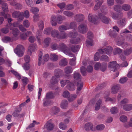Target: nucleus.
Listing matches in <instances>:
<instances>
[{"mask_svg": "<svg viewBox=\"0 0 132 132\" xmlns=\"http://www.w3.org/2000/svg\"><path fill=\"white\" fill-rule=\"evenodd\" d=\"M73 75L75 79L78 81L77 84V93L78 94L79 91L82 89L83 85V82L81 81V76L79 73L76 72H74Z\"/></svg>", "mask_w": 132, "mask_h": 132, "instance_id": "1", "label": "nucleus"}, {"mask_svg": "<svg viewBox=\"0 0 132 132\" xmlns=\"http://www.w3.org/2000/svg\"><path fill=\"white\" fill-rule=\"evenodd\" d=\"M24 47L21 45H18L14 50V52L19 57H21L23 55Z\"/></svg>", "mask_w": 132, "mask_h": 132, "instance_id": "2", "label": "nucleus"}, {"mask_svg": "<svg viewBox=\"0 0 132 132\" xmlns=\"http://www.w3.org/2000/svg\"><path fill=\"white\" fill-rule=\"evenodd\" d=\"M113 48L110 46L106 47L105 48H101L98 50V52L101 54L105 53L108 55H110L112 53Z\"/></svg>", "mask_w": 132, "mask_h": 132, "instance_id": "3", "label": "nucleus"}, {"mask_svg": "<svg viewBox=\"0 0 132 132\" xmlns=\"http://www.w3.org/2000/svg\"><path fill=\"white\" fill-rule=\"evenodd\" d=\"M119 67V65L117 64L116 61L110 62L109 63L108 68L112 71L114 72L116 71Z\"/></svg>", "mask_w": 132, "mask_h": 132, "instance_id": "4", "label": "nucleus"}, {"mask_svg": "<svg viewBox=\"0 0 132 132\" xmlns=\"http://www.w3.org/2000/svg\"><path fill=\"white\" fill-rule=\"evenodd\" d=\"M97 18V16L96 15H92L91 13H89L88 16L89 21L95 24H97L99 23L98 20L96 19Z\"/></svg>", "mask_w": 132, "mask_h": 132, "instance_id": "5", "label": "nucleus"}, {"mask_svg": "<svg viewBox=\"0 0 132 132\" xmlns=\"http://www.w3.org/2000/svg\"><path fill=\"white\" fill-rule=\"evenodd\" d=\"M98 16L101 21L105 24H108L110 20L109 18L106 17L101 13H98Z\"/></svg>", "mask_w": 132, "mask_h": 132, "instance_id": "6", "label": "nucleus"}, {"mask_svg": "<svg viewBox=\"0 0 132 132\" xmlns=\"http://www.w3.org/2000/svg\"><path fill=\"white\" fill-rule=\"evenodd\" d=\"M78 30L80 33L82 34H85L87 31L88 29L86 25L81 24L78 26Z\"/></svg>", "mask_w": 132, "mask_h": 132, "instance_id": "7", "label": "nucleus"}, {"mask_svg": "<svg viewBox=\"0 0 132 132\" xmlns=\"http://www.w3.org/2000/svg\"><path fill=\"white\" fill-rule=\"evenodd\" d=\"M120 89L121 87L120 85L119 84L114 85L111 88V92L113 94H116L120 90Z\"/></svg>", "mask_w": 132, "mask_h": 132, "instance_id": "8", "label": "nucleus"}, {"mask_svg": "<svg viewBox=\"0 0 132 132\" xmlns=\"http://www.w3.org/2000/svg\"><path fill=\"white\" fill-rule=\"evenodd\" d=\"M0 4L2 5V8L3 11L5 12H7L8 11L7 5V3L4 2L2 0H0Z\"/></svg>", "mask_w": 132, "mask_h": 132, "instance_id": "9", "label": "nucleus"}, {"mask_svg": "<svg viewBox=\"0 0 132 132\" xmlns=\"http://www.w3.org/2000/svg\"><path fill=\"white\" fill-rule=\"evenodd\" d=\"M84 15L81 14L76 15L74 17V19L77 22H80L83 21L84 19Z\"/></svg>", "mask_w": 132, "mask_h": 132, "instance_id": "10", "label": "nucleus"}, {"mask_svg": "<svg viewBox=\"0 0 132 132\" xmlns=\"http://www.w3.org/2000/svg\"><path fill=\"white\" fill-rule=\"evenodd\" d=\"M85 129L87 131H88L89 130L94 131V129L93 128V124L91 123H87L85 125Z\"/></svg>", "mask_w": 132, "mask_h": 132, "instance_id": "11", "label": "nucleus"}, {"mask_svg": "<svg viewBox=\"0 0 132 132\" xmlns=\"http://www.w3.org/2000/svg\"><path fill=\"white\" fill-rule=\"evenodd\" d=\"M44 127L48 130H51L54 128V125L53 124L50 122L49 121H48L45 125Z\"/></svg>", "mask_w": 132, "mask_h": 132, "instance_id": "12", "label": "nucleus"}, {"mask_svg": "<svg viewBox=\"0 0 132 132\" xmlns=\"http://www.w3.org/2000/svg\"><path fill=\"white\" fill-rule=\"evenodd\" d=\"M65 24V25H62L59 27V30L60 32H62L64 30L69 29L68 23H66Z\"/></svg>", "mask_w": 132, "mask_h": 132, "instance_id": "13", "label": "nucleus"}, {"mask_svg": "<svg viewBox=\"0 0 132 132\" xmlns=\"http://www.w3.org/2000/svg\"><path fill=\"white\" fill-rule=\"evenodd\" d=\"M64 73L66 74H70L73 71L72 68L70 66H67L64 68Z\"/></svg>", "mask_w": 132, "mask_h": 132, "instance_id": "14", "label": "nucleus"}, {"mask_svg": "<svg viewBox=\"0 0 132 132\" xmlns=\"http://www.w3.org/2000/svg\"><path fill=\"white\" fill-rule=\"evenodd\" d=\"M123 108L126 111H128L132 110V104H124Z\"/></svg>", "mask_w": 132, "mask_h": 132, "instance_id": "15", "label": "nucleus"}, {"mask_svg": "<svg viewBox=\"0 0 132 132\" xmlns=\"http://www.w3.org/2000/svg\"><path fill=\"white\" fill-rule=\"evenodd\" d=\"M63 73V71L59 69H56L54 71V74L55 75L54 76H56L57 78H59Z\"/></svg>", "mask_w": 132, "mask_h": 132, "instance_id": "16", "label": "nucleus"}, {"mask_svg": "<svg viewBox=\"0 0 132 132\" xmlns=\"http://www.w3.org/2000/svg\"><path fill=\"white\" fill-rule=\"evenodd\" d=\"M55 96V94L52 92L47 93L46 96V98L48 99H51L54 98Z\"/></svg>", "mask_w": 132, "mask_h": 132, "instance_id": "17", "label": "nucleus"}, {"mask_svg": "<svg viewBox=\"0 0 132 132\" xmlns=\"http://www.w3.org/2000/svg\"><path fill=\"white\" fill-rule=\"evenodd\" d=\"M58 78L55 76H53L50 80V83L52 85H55L59 81Z\"/></svg>", "mask_w": 132, "mask_h": 132, "instance_id": "18", "label": "nucleus"}, {"mask_svg": "<svg viewBox=\"0 0 132 132\" xmlns=\"http://www.w3.org/2000/svg\"><path fill=\"white\" fill-rule=\"evenodd\" d=\"M51 34L52 37L58 38L59 35V32L58 30L54 29L51 31Z\"/></svg>", "mask_w": 132, "mask_h": 132, "instance_id": "19", "label": "nucleus"}, {"mask_svg": "<svg viewBox=\"0 0 132 132\" xmlns=\"http://www.w3.org/2000/svg\"><path fill=\"white\" fill-rule=\"evenodd\" d=\"M102 102L101 99H99L96 103L95 107V109L96 111L99 110L100 108Z\"/></svg>", "mask_w": 132, "mask_h": 132, "instance_id": "20", "label": "nucleus"}, {"mask_svg": "<svg viewBox=\"0 0 132 132\" xmlns=\"http://www.w3.org/2000/svg\"><path fill=\"white\" fill-rule=\"evenodd\" d=\"M67 60L65 58H63L60 61L59 64L61 66H65L67 65Z\"/></svg>", "mask_w": 132, "mask_h": 132, "instance_id": "21", "label": "nucleus"}, {"mask_svg": "<svg viewBox=\"0 0 132 132\" xmlns=\"http://www.w3.org/2000/svg\"><path fill=\"white\" fill-rule=\"evenodd\" d=\"M68 102L66 100H63L61 103V107L63 109H66L68 107Z\"/></svg>", "mask_w": 132, "mask_h": 132, "instance_id": "22", "label": "nucleus"}, {"mask_svg": "<svg viewBox=\"0 0 132 132\" xmlns=\"http://www.w3.org/2000/svg\"><path fill=\"white\" fill-rule=\"evenodd\" d=\"M43 105L44 106H49L51 103V100L46 98L43 99Z\"/></svg>", "mask_w": 132, "mask_h": 132, "instance_id": "23", "label": "nucleus"}, {"mask_svg": "<svg viewBox=\"0 0 132 132\" xmlns=\"http://www.w3.org/2000/svg\"><path fill=\"white\" fill-rule=\"evenodd\" d=\"M67 88L70 91H73L75 89L74 84L72 83H69L67 86Z\"/></svg>", "mask_w": 132, "mask_h": 132, "instance_id": "24", "label": "nucleus"}, {"mask_svg": "<svg viewBox=\"0 0 132 132\" xmlns=\"http://www.w3.org/2000/svg\"><path fill=\"white\" fill-rule=\"evenodd\" d=\"M37 47V46L35 44H31L28 48V51L30 53H31L35 51Z\"/></svg>", "mask_w": 132, "mask_h": 132, "instance_id": "25", "label": "nucleus"}, {"mask_svg": "<svg viewBox=\"0 0 132 132\" xmlns=\"http://www.w3.org/2000/svg\"><path fill=\"white\" fill-rule=\"evenodd\" d=\"M69 29H73L75 30L77 29V25L76 23L75 22H72L70 23L69 26H68Z\"/></svg>", "mask_w": 132, "mask_h": 132, "instance_id": "26", "label": "nucleus"}, {"mask_svg": "<svg viewBox=\"0 0 132 132\" xmlns=\"http://www.w3.org/2000/svg\"><path fill=\"white\" fill-rule=\"evenodd\" d=\"M104 1V0H101L99 2H97L95 5L94 8V10H96L99 9Z\"/></svg>", "mask_w": 132, "mask_h": 132, "instance_id": "27", "label": "nucleus"}, {"mask_svg": "<svg viewBox=\"0 0 132 132\" xmlns=\"http://www.w3.org/2000/svg\"><path fill=\"white\" fill-rule=\"evenodd\" d=\"M72 51L74 53L78 51L80 48L79 46L78 45H72L70 47Z\"/></svg>", "mask_w": 132, "mask_h": 132, "instance_id": "28", "label": "nucleus"}, {"mask_svg": "<svg viewBox=\"0 0 132 132\" xmlns=\"http://www.w3.org/2000/svg\"><path fill=\"white\" fill-rule=\"evenodd\" d=\"M67 47L64 44L61 43L59 44L58 50L63 52L67 48Z\"/></svg>", "mask_w": 132, "mask_h": 132, "instance_id": "29", "label": "nucleus"}, {"mask_svg": "<svg viewBox=\"0 0 132 132\" xmlns=\"http://www.w3.org/2000/svg\"><path fill=\"white\" fill-rule=\"evenodd\" d=\"M56 20V17L55 16L53 15L52 16L51 19V22L52 26H55L56 25L57 23Z\"/></svg>", "mask_w": 132, "mask_h": 132, "instance_id": "30", "label": "nucleus"}, {"mask_svg": "<svg viewBox=\"0 0 132 132\" xmlns=\"http://www.w3.org/2000/svg\"><path fill=\"white\" fill-rule=\"evenodd\" d=\"M63 52L66 55H68L71 57L73 56V54L71 53L70 49L67 47V48L65 49Z\"/></svg>", "mask_w": 132, "mask_h": 132, "instance_id": "31", "label": "nucleus"}, {"mask_svg": "<svg viewBox=\"0 0 132 132\" xmlns=\"http://www.w3.org/2000/svg\"><path fill=\"white\" fill-rule=\"evenodd\" d=\"M23 14V13H21L19 11H16L14 12L12 14L13 17L14 18H17L20 15H22Z\"/></svg>", "mask_w": 132, "mask_h": 132, "instance_id": "32", "label": "nucleus"}, {"mask_svg": "<svg viewBox=\"0 0 132 132\" xmlns=\"http://www.w3.org/2000/svg\"><path fill=\"white\" fill-rule=\"evenodd\" d=\"M65 17L61 15H59L57 17V21L58 23L61 24L62 23V21L65 19Z\"/></svg>", "mask_w": 132, "mask_h": 132, "instance_id": "33", "label": "nucleus"}, {"mask_svg": "<svg viewBox=\"0 0 132 132\" xmlns=\"http://www.w3.org/2000/svg\"><path fill=\"white\" fill-rule=\"evenodd\" d=\"M129 100L126 98H125L121 100L120 102V106L123 107V105L129 103Z\"/></svg>", "mask_w": 132, "mask_h": 132, "instance_id": "34", "label": "nucleus"}, {"mask_svg": "<svg viewBox=\"0 0 132 132\" xmlns=\"http://www.w3.org/2000/svg\"><path fill=\"white\" fill-rule=\"evenodd\" d=\"M50 59L52 61H55L58 60V56L55 54H51L50 55Z\"/></svg>", "mask_w": 132, "mask_h": 132, "instance_id": "35", "label": "nucleus"}, {"mask_svg": "<svg viewBox=\"0 0 132 132\" xmlns=\"http://www.w3.org/2000/svg\"><path fill=\"white\" fill-rule=\"evenodd\" d=\"M43 55L42 53V52L40 51L39 54L38 56L39 57L38 59V65L40 66L41 64H44V63L42 61V56Z\"/></svg>", "mask_w": 132, "mask_h": 132, "instance_id": "36", "label": "nucleus"}, {"mask_svg": "<svg viewBox=\"0 0 132 132\" xmlns=\"http://www.w3.org/2000/svg\"><path fill=\"white\" fill-rule=\"evenodd\" d=\"M78 35V32L75 31H71L70 32L68 35L70 37L74 38L76 37Z\"/></svg>", "mask_w": 132, "mask_h": 132, "instance_id": "37", "label": "nucleus"}, {"mask_svg": "<svg viewBox=\"0 0 132 132\" xmlns=\"http://www.w3.org/2000/svg\"><path fill=\"white\" fill-rule=\"evenodd\" d=\"M121 6L119 4L115 5L113 7L114 10L118 12H119L121 10Z\"/></svg>", "mask_w": 132, "mask_h": 132, "instance_id": "38", "label": "nucleus"}, {"mask_svg": "<svg viewBox=\"0 0 132 132\" xmlns=\"http://www.w3.org/2000/svg\"><path fill=\"white\" fill-rule=\"evenodd\" d=\"M63 13L65 15L70 17H72L74 14L73 13L68 11H64Z\"/></svg>", "mask_w": 132, "mask_h": 132, "instance_id": "39", "label": "nucleus"}, {"mask_svg": "<svg viewBox=\"0 0 132 132\" xmlns=\"http://www.w3.org/2000/svg\"><path fill=\"white\" fill-rule=\"evenodd\" d=\"M109 34L111 37H115L117 35L116 32L114 30H110L109 31Z\"/></svg>", "mask_w": 132, "mask_h": 132, "instance_id": "40", "label": "nucleus"}, {"mask_svg": "<svg viewBox=\"0 0 132 132\" xmlns=\"http://www.w3.org/2000/svg\"><path fill=\"white\" fill-rule=\"evenodd\" d=\"M51 48L53 50H55L58 49L59 48V45L56 43H52L51 45Z\"/></svg>", "mask_w": 132, "mask_h": 132, "instance_id": "41", "label": "nucleus"}, {"mask_svg": "<svg viewBox=\"0 0 132 132\" xmlns=\"http://www.w3.org/2000/svg\"><path fill=\"white\" fill-rule=\"evenodd\" d=\"M122 8L125 11H128L130 9L131 7L129 4H124L122 5Z\"/></svg>", "mask_w": 132, "mask_h": 132, "instance_id": "42", "label": "nucleus"}, {"mask_svg": "<svg viewBox=\"0 0 132 132\" xmlns=\"http://www.w3.org/2000/svg\"><path fill=\"white\" fill-rule=\"evenodd\" d=\"M10 71L18 79H21V75L18 72L14 70H11Z\"/></svg>", "mask_w": 132, "mask_h": 132, "instance_id": "43", "label": "nucleus"}, {"mask_svg": "<svg viewBox=\"0 0 132 132\" xmlns=\"http://www.w3.org/2000/svg\"><path fill=\"white\" fill-rule=\"evenodd\" d=\"M77 97V95L76 94H71L70 96L68 98L69 101L71 102L74 100Z\"/></svg>", "mask_w": 132, "mask_h": 132, "instance_id": "44", "label": "nucleus"}, {"mask_svg": "<svg viewBox=\"0 0 132 132\" xmlns=\"http://www.w3.org/2000/svg\"><path fill=\"white\" fill-rule=\"evenodd\" d=\"M132 52V48H129L125 50L123 52L124 54L126 55H128Z\"/></svg>", "mask_w": 132, "mask_h": 132, "instance_id": "45", "label": "nucleus"}, {"mask_svg": "<svg viewBox=\"0 0 132 132\" xmlns=\"http://www.w3.org/2000/svg\"><path fill=\"white\" fill-rule=\"evenodd\" d=\"M107 67L106 63H102L100 68L101 70L103 72H104L106 70Z\"/></svg>", "mask_w": 132, "mask_h": 132, "instance_id": "46", "label": "nucleus"}, {"mask_svg": "<svg viewBox=\"0 0 132 132\" xmlns=\"http://www.w3.org/2000/svg\"><path fill=\"white\" fill-rule=\"evenodd\" d=\"M30 11L32 13L36 14L38 12L39 10L37 8L34 7H32L30 10Z\"/></svg>", "mask_w": 132, "mask_h": 132, "instance_id": "47", "label": "nucleus"}, {"mask_svg": "<svg viewBox=\"0 0 132 132\" xmlns=\"http://www.w3.org/2000/svg\"><path fill=\"white\" fill-rule=\"evenodd\" d=\"M2 40L3 42L5 43H7L11 41V37L9 36H5L3 38Z\"/></svg>", "mask_w": 132, "mask_h": 132, "instance_id": "48", "label": "nucleus"}, {"mask_svg": "<svg viewBox=\"0 0 132 132\" xmlns=\"http://www.w3.org/2000/svg\"><path fill=\"white\" fill-rule=\"evenodd\" d=\"M100 60L102 61H109V59L108 56L106 55H102L101 57Z\"/></svg>", "mask_w": 132, "mask_h": 132, "instance_id": "49", "label": "nucleus"}, {"mask_svg": "<svg viewBox=\"0 0 132 132\" xmlns=\"http://www.w3.org/2000/svg\"><path fill=\"white\" fill-rule=\"evenodd\" d=\"M125 19H120L118 22V24L120 26L122 27L125 25Z\"/></svg>", "mask_w": 132, "mask_h": 132, "instance_id": "50", "label": "nucleus"}, {"mask_svg": "<svg viewBox=\"0 0 132 132\" xmlns=\"http://www.w3.org/2000/svg\"><path fill=\"white\" fill-rule=\"evenodd\" d=\"M70 82V81L68 80H62L60 81V83L61 86L63 87L66 85V84L69 83Z\"/></svg>", "mask_w": 132, "mask_h": 132, "instance_id": "51", "label": "nucleus"}, {"mask_svg": "<svg viewBox=\"0 0 132 132\" xmlns=\"http://www.w3.org/2000/svg\"><path fill=\"white\" fill-rule=\"evenodd\" d=\"M120 120L122 122H125L127 121V118L126 116L125 115H122L120 117Z\"/></svg>", "mask_w": 132, "mask_h": 132, "instance_id": "52", "label": "nucleus"}, {"mask_svg": "<svg viewBox=\"0 0 132 132\" xmlns=\"http://www.w3.org/2000/svg\"><path fill=\"white\" fill-rule=\"evenodd\" d=\"M101 13L104 14H106L107 13V9L106 7L104 6L103 5L101 8Z\"/></svg>", "mask_w": 132, "mask_h": 132, "instance_id": "53", "label": "nucleus"}, {"mask_svg": "<svg viewBox=\"0 0 132 132\" xmlns=\"http://www.w3.org/2000/svg\"><path fill=\"white\" fill-rule=\"evenodd\" d=\"M51 41V39L49 38H47L44 40V43L46 47H48L49 46V43Z\"/></svg>", "mask_w": 132, "mask_h": 132, "instance_id": "54", "label": "nucleus"}, {"mask_svg": "<svg viewBox=\"0 0 132 132\" xmlns=\"http://www.w3.org/2000/svg\"><path fill=\"white\" fill-rule=\"evenodd\" d=\"M67 37V35L66 34L63 33L59 35L58 39H62L66 38Z\"/></svg>", "mask_w": 132, "mask_h": 132, "instance_id": "55", "label": "nucleus"}, {"mask_svg": "<svg viewBox=\"0 0 132 132\" xmlns=\"http://www.w3.org/2000/svg\"><path fill=\"white\" fill-rule=\"evenodd\" d=\"M23 24L25 27L28 28L30 25V23L28 20H25L23 21Z\"/></svg>", "mask_w": 132, "mask_h": 132, "instance_id": "56", "label": "nucleus"}, {"mask_svg": "<svg viewBox=\"0 0 132 132\" xmlns=\"http://www.w3.org/2000/svg\"><path fill=\"white\" fill-rule=\"evenodd\" d=\"M12 33L14 36L16 37L19 35V31L17 28H14L12 30Z\"/></svg>", "mask_w": 132, "mask_h": 132, "instance_id": "57", "label": "nucleus"}, {"mask_svg": "<svg viewBox=\"0 0 132 132\" xmlns=\"http://www.w3.org/2000/svg\"><path fill=\"white\" fill-rule=\"evenodd\" d=\"M128 79L127 77H123L121 78L119 80V82L121 84H124L128 80Z\"/></svg>", "mask_w": 132, "mask_h": 132, "instance_id": "58", "label": "nucleus"}, {"mask_svg": "<svg viewBox=\"0 0 132 132\" xmlns=\"http://www.w3.org/2000/svg\"><path fill=\"white\" fill-rule=\"evenodd\" d=\"M118 109L117 107H114L112 108L110 110L112 114H114L118 112Z\"/></svg>", "mask_w": 132, "mask_h": 132, "instance_id": "59", "label": "nucleus"}, {"mask_svg": "<svg viewBox=\"0 0 132 132\" xmlns=\"http://www.w3.org/2000/svg\"><path fill=\"white\" fill-rule=\"evenodd\" d=\"M86 69L84 67H82L80 68L81 73L83 76H85L86 74Z\"/></svg>", "mask_w": 132, "mask_h": 132, "instance_id": "60", "label": "nucleus"}, {"mask_svg": "<svg viewBox=\"0 0 132 132\" xmlns=\"http://www.w3.org/2000/svg\"><path fill=\"white\" fill-rule=\"evenodd\" d=\"M59 126L60 128L63 130L66 129L67 127V125L64 124L62 122H61L59 124Z\"/></svg>", "mask_w": 132, "mask_h": 132, "instance_id": "61", "label": "nucleus"}, {"mask_svg": "<svg viewBox=\"0 0 132 132\" xmlns=\"http://www.w3.org/2000/svg\"><path fill=\"white\" fill-rule=\"evenodd\" d=\"M86 45L88 46L89 45L93 46L94 45V43L92 40L88 39L86 41Z\"/></svg>", "mask_w": 132, "mask_h": 132, "instance_id": "62", "label": "nucleus"}, {"mask_svg": "<svg viewBox=\"0 0 132 132\" xmlns=\"http://www.w3.org/2000/svg\"><path fill=\"white\" fill-rule=\"evenodd\" d=\"M100 54L99 52H97L95 54L94 59L95 61H97L99 60L100 56Z\"/></svg>", "mask_w": 132, "mask_h": 132, "instance_id": "63", "label": "nucleus"}, {"mask_svg": "<svg viewBox=\"0 0 132 132\" xmlns=\"http://www.w3.org/2000/svg\"><path fill=\"white\" fill-rule=\"evenodd\" d=\"M70 93L67 90L64 91L63 93L62 96L65 98H67L69 96Z\"/></svg>", "mask_w": 132, "mask_h": 132, "instance_id": "64", "label": "nucleus"}]
</instances>
